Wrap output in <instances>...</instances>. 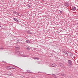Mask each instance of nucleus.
I'll return each mask as SVG.
<instances>
[{
	"mask_svg": "<svg viewBox=\"0 0 78 78\" xmlns=\"http://www.w3.org/2000/svg\"><path fill=\"white\" fill-rule=\"evenodd\" d=\"M59 12H60V14H62V11H61L60 10H59Z\"/></svg>",
	"mask_w": 78,
	"mask_h": 78,
	"instance_id": "13",
	"label": "nucleus"
},
{
	"mask_svg": "<svg viewBox=\"0 0 78 78\" xmlns=\"http://www.w3.org/2000/svg\"><path fill=\"white\" fill-rule=\"evenodd\" d=\"M71 9L73 11H75L76 9V8L75 7H73L71 8Z\"/></svg>",
	"mask_w": 78,
	"mask_h": 78,
	"instance_id": "2",
	"label": "nucleus"
},
{
	"mask_svg": "<svg viewBox=\"0 0 78 78\" xmlns=\"http://www.w3.org/2000/svg\"><path fill=\"white\" fill-rule=\"evenodd\" d=\"M14 14H16V12H14Z\"/></svg>",
	"mask_w": 78,
	"mask_h": 78,
	"instance_id": "21",
	"label": "nucleus"
},
{
	"mask_svg": "<svg viewBox=\"0 0 78 78\" xmlns=\"http://www.w3.org/2000/svg\"><path fill=\"white\" fill-rule=\"evenodd\" d=\"M17 55H20V52L19 51H17L16 53Z\"/></svg>",
	"mask_w": 78,
	"mask_h": 78,
	"instance_id": "9",
	"label": "nucleus"
},
{
	"mask_svg": "<svg viewBox=\"0 0 78 78\" xmlns=\"http://www.w3.org/2000/svg\"><path fill=\"white\" fill-rule=\"evenodd\" d=\"M3 48H0V50H3Z\"/></svg>",
	"mask_w": 78,
	"mask_h": 78,
	"instance_id": "15",
	"label": "nucleus"
},
{
	"mask_svg": "<svg viewBox=\"0 0 78 78\" xmlns=\"http://www.w3.org/2000/svg\"><path fill=\"white\" fill-rule=\"evenodd\" d=\"M16 48H17V47H16Z\"/></svg>",
	"mask_w": 78,
	"mask_h": 78,
	"instance_id": "27",
	"label": "nucleus"
},
{
	"mask_svg": "<svg viewBox=\"0 0 78 78\" xmlns=\"http://www.w3.org/2000/svg\"><path fill=\"white\" fill-rule=\"evenodd\" d=\"M77 24H78V23H76Z\"/></svg>",
	"mask_w": 78,
	"mask_h": 78,
	"instance_id": "23",
	"label": "nucleus"
},
{
	"mask_svg": "<svg viewBox=\"0 0 78 78\" xmlns=\"http://www.w3.org/2000/svg\"><path fill=\"white\" fill-rule=\"evenodd\" d=\"M12 69H15V68H12Z\"/></svg>",
	"mask_w": 78,
	"mask_h": 78,
	"instance_id": "20",
	"label": "nucleus"
},
{
	"mask_svg": "<svg viewBox=\"0 0 78 78\" xmlns=\"http://www.w3.org/2000/svg\"><path fill=\"white\" fill-rule=\"evenodd\" d=\"M63 76H66V75H64V74H63L62 75Z\"/></svg>",
	"mask_w": 78,
	"mask_h": 78,
	"instance_id": "18",
	"label": "nucleus"
},
{
	"mask_svg": "<svg viewBox=\"0 0 78 78\" xmlns=\"http://www.w3.org/2000/svg\"><path fill=\"white\" fill-rule=\"evenodd\" d=\"M27 72H28V73H32L33 72H30V71L29 70H27Z\"/></svg>",
	"mask_w": 78,
	"mask_h": 78,
	"instance_id": "11",
	"label": "nucleus"
},
{
	"mask_svg": "<svg viewBox=\"0 0 78 78\" xmlns=\"http://www.w3.org/2000/svg\"><path fill=\"white\" fill-rule=\"evenodd\" d=\"M69 55L70 57H72L73 56V54L71 52H69Z\"/></svg>",
	"mask_w": 78,
	"mask_h": 78,
	"instance_id": "3",
	"label": "nucleus"
},
{
	"mask_svg": "<svg viewBox=\"0 0 78 78\" xmlns=\"http://www.w3.org/2000/svg\"><path fill=\"white\" fill-rule=\"evenodd\" d=\"M64 6H66V7H68V6H69V3L67 2L66 3L64 4Z\"/></svg>",
	"mask_w": 78,
	"mask_h": 78,
	"instance_id": "5",
	"label": "nucleus"
},
{
	"mask_svg": "<svg viewBox=\"0 0 78 78\" xmlns=\"http://www.w3.org/2000/svg\"><path fill=\"white\" fill-rule=\"evenodd\" d=\"M21 44H22V42H21Z\"/></svg>",
	"mask_w": 78,
	"mask_h": 78,
	"instance_id": "22",
	"label": "nucleus"
},
{
	"mask_svg": "<svg viewBox=\"0 0 78 78\" xmlns=\"http://www.w3.org/2000/svg\"><path fill=\"white\" fill-rule=\"evenodd\" d=\"M27 33L28 34H31V33H31V32H30L29 31H28L27 32Z\"/></svg>",
	"mask_w": 78,
	"mask_h": 78,
	"instance_id": "12",
	"label": "nucleus"
},
{
	"mask_svg": "<svg viewBox=\"0 0 78 78\" xmlns=\"http://www.w3.org/2000/svg\"><path fill=\"white\" fill-rule=\"evenodd\" d=\"M63 53H65V54H66L67 55H68V53H67V51H63Z\"/></svg>",
	"mask_w": 78,
	"mask_h": 78,
	"instance_id": "8",
	"label": "nucleus"
},
{
	"mask_svg": "<svg viewBox=\"0 0 78 78\" xmlns=\"http://www.w3.org/2000/svg\"><path fill=\"white\" fill-rule=\"evenodd\" d=\"M2 62H5V61Z\"/></svg>",
	"mask_w": 78,
	"mask_h": 78,
	"instance_id": "19",
	"label": "nucleus"
},
{
	"mask_svg": "<svg viewBox=\"0 0 78 78\" xmlns=\"http://www.w3.org/2000/svg\"><path fill=\"white\" fill-rule=\"evenodd\" d=\"M51 67H56V64H55V63H53V64H51Z\"/></svg>",
	"mask_w": 78,
	"mask_h": 78,
	"instance_id": "4",
	"label": "nucleus"
},
{
	"mask_svg": "<svg viewBox=\"0 0 78 78\" xmlns=\"http://www.w3.org/2000/svg\"><path fill=\"white\" fill-rule=\"evenodd\" d=\"M26 50H27V51H30V48L29 47H27V48H26Z\"/></svg>",
	"mask_w": 78,
	"mask_h": 78,
	"instance_id": "7",
	"label": "nucleus"
},
{
	"mask_svg": "<svg viewBox=\"0 0 78 78\" xmlns=\"http://www.w3.org/2000/svg\"><path fill=\"white\" fill-rule=\"evenodd\" d=\"M26 42L28 44H30V41L29 40H27Z\"/></svg>",
	"mask_w": 78,
	"mask_h": 78,
	"instance_id": "10",
	"label": "nucleus"
},
{
	"mask_svg": "<svg viewBox=\"0 0 78 78\" xmlns=\"http://www.w3.org/2000/svg\"><path fill=\"white\" fill-rule=\"evenodd\" d=\"M39 59V58H35V59Z\"/></svg>",
	"mask_w": 78,
	"mask_h": 78,
	"instance_id": "17",
	"label": "nucleus"
},
{
	"mask_svg": "<svg viewBox=\"0 0 78 78\" xmlns=\"http://www.w3.org/2000/svg\"><path fill=\"white\" fill-rule=\"evenodd\" d=\"M72 61L71 60H68V64L70 66H71L72 65Z\"/></svg>",
	"mask_w": 78,
	"mask_h": 78,
	"instance_id": "1",
	"label": "nucleus"
},
{
	"mask_svg": "<svg viewBox=\"0 0 78 78\" xmlns=\"http://www.w3.org/2000/svg\"><path fill=\"white\" fill-rule=\"evenodd\" d=\"M0 27H2L1 26H0Z\"/></svg>",
	"mask_w": 78,
	"mask_h": 78,
	"instance_id": "24",
	"label": "nucleus"
},
{
	"mask_svg": "<svg viewBox=\"0 0 78 78\" xmlns=\"http://www.w3.org/2000/svg\"><path fill=\"white\" fill-rule=\"evenodd\" d=\"M37 47H38V46H37Z\"/></svg>",
	"mask_w": 78,
	"mask_h": 78,
	"instance_id": "25",
	"label": "nucleus"
},
{
	"mask_svg": "<svg viewBox=\"0 0 78 78\" xmlns=\"http://www.w3.org/2000/svg\"><path fill=\"white\" fill-rule=\"evenodd\" d=\"M77 62H78V61H77Z\"/></svg>",
	"mask_w": 78,
	"mask_h": 78,
	"instance_id": "26",
	"label": "nucleus"
},
{
	"mask_svg": "<svg viewBox=\"0 0 78 78\" xmlns=\"http://www.w3.org/2000/svg\"><path fill=\"white\" fill-rule=\"evenodd\" d=\"M13 20H14L16 21V22H19V20H17V18H13Z\"/></svg>",
	"mask_w": 78,
	"mask_h": 78,
	"instance_id": "6",
	"label": "nucleus"
},
{
	"mask_svg": "<svg viewBox=\"0 0 78 78\" xmlns=\"http://www.w3.org/2000/svg\"><path fill=\"white\" fill-rule=\"evenodd\" d=\"M11 66H8V67H9V69H12V68H11Z\"/></svg>",
	"mask_w": 78,
	"mask_h": 78,
	"instance_id": "14",
	"label": "nucleus"
},
{
	"mask_svg": "<svg viewBox=\"0 0 78 78\" xmlns=\"http://www.w3.org/2000/svg\"><path fill=\"white\" fill-rule=\"evenodd\" d=\"M52 75L54 77H55V74H52Z\"/></svg>",
	"mask_w": 78,
	"mask_h": 78,
	"instance_id": "16",
	"label": "nucleus"
}]
</instances>
